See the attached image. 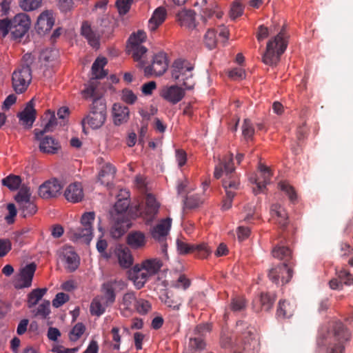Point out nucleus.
I'll return each instance as SVG.
<instances>
[{"label":"nucleus","instance_id":"obj_1","mask_svg":"<svg viewBox=\"0 0 353 353\" xmlns=\"http://www.w3.org/2000/svg\"><path fill=\"white\" fill-rule=\"evenodd\" d=\"M108 61L105 57H97L92 65V77L82 93L84 98H92L89 114L83 119L82 123H88L92 129H99L106 119V104L105 100L96 92L97 79L104 78L108 72L103 69Z\"/></svg>","mask_w":353,"mask_h":353},{"label":"nucleus","instance_id":"obj_2","mask_svg":"<svg viewBox=\"0 0 353 353\" xmlns=\"http://www.w3.org/2000/svg\"><path fill=\"white\" fill-rule=\"evenodd\" d=\"M225 173V177L223 180V187L225 190L232 192H236L240 188V181L238 174L235 172L232 155L228 159L221 161L215 167L214 176L219 179Z\"/></svg>","mask_w":353,"mask_h":353},{"label":"nucleus","instance_id":"obj_3","mask_svg":"<svg viewBox=\"0 0 353 353\" xmlns=\"http://www.w3.org/2000/svg\"><path fill=\"white\" fill-rule=\"evenodd\" d=\"M287 46L288 37L285 28L283 27L277 35L268 42L266 50L262 57L263 62L269 65H276Z\"/></svg>","mask_w":353,"mask_h":353},{"label":"nucleus","instance_id":"obj_4","mask_svg":"<svg viewBox=\"0 0 353 353\" xmlns=\"http://www.w3.org/2000/svg\"><path fill=\"white\" fill-rule=\"evenodd\" d=\"M350 337V332L344 325L340 321L335 322L329 333L326 353H344V343Z\"/></svg>","mask_w":353,"mask_h":353},{"label":"nucleus","instance_id":"obj_5","mask_svg":"<svg viewBox=\"0 0 353 353\" xmlns=\"http://www.w3.org/2000/svg\"><path fill=\"white\" fill-rule=\"evenodd\" d=\"M194 66L186 60H176L172 65V77L186 90H192L195 85Z\"/></svg>","mask_w":353,"mask_h":353},{"label":"nucleus","instance_id":"obj_6","mask_svg":"<svg viewBox=\"0 0 353 353\" xmlns=\"http://www.w3.org/2000/svg\"><path fill=\"white\" fill-rule=\"evenodd\" d=\"M94 219L95 213L94 212L83 213L81 218V225L70 229L72 238L75 240L82 239L86 243H89L92 239V224Z\"/></svg>","mask_w":353,"mask_h":353},{"label":"nucleus","instance_id":"obj_7","mask_svg":"<svg viewBox=\"0 0 353 353\" xmlns=\"http://www.w3.org/2000/svg\"><path fill=\"white\" fill-rule=\"evenodd\" d=\"M159 206L155 197L151 194H148L145 202L136 207L135 216L142 218L145 224H150L156 219Z\"/></svg>","mask_w":353,"mask_h":353},{"label":"nucleus","instance_id":"obj_8","mask_svg":"<svg viewBox=\"0 0 353 353\" xmlns=\"http://www.w3.org/2000/svg\"><path fill=\"white\" fill-rule=\"evenodd\" d=\"M32 80V72L28 63L21 65L12 77V88L17 93L25 92Z\"/></svg>","mask_w":353,"mask_h":353},{"label":"nucleus","instance_id":"obj_9","mask_svg":"<svg viewBox=\"0 0 353 353\" xmlns=\"http://www.w3.org/2000/svg\"><path fill=\"white\" fill-rule=\"evenodd\" d=\"M236 328L242 334L244 341V352H249L251 350H256V352H258L259 341L254 327L250 326L248 323L243 321H239L236 323Z\"/></svg>","mask_w":353,"mask_h":353},{"label":"nucleus","instance_id":"obj_10","mask_svg":"<svg viewBox=\"0 0 353 353\" xmlns=\"http://www.w3.org/2000/svg\"><path fill=\"white\" fill-rule=\"evenodd\" d=\"M294 265V262L279 263L269 270V279L276 284H278L279 281L283 284L288 283L293 276L292 268Z\"/></svg>","mask_w":353,"mask_h":353},{"label":"nucleus","instance_id":"obj_11","mask_svg":"<svg viewBox=\"0 0 353 353\" xmlns=\"http://www.w3.org/2000/svg\"><path fill=\"white\" fill-rule=\"evenodd\" d=\"M11 38L15 41H20L30 28V19L26 14L19 13L11 19Z\"/></svg>","mask_w":353,"mask_h":353},{"label":"nucleus","instance_id":"obj_12","mask_svg":"<svg viewBox=\"0 0 353 353\" xmlns=\"http://www.w3.org/2000/svg\"><path fill=\"white\" fill-rule=\"evenodd\" d=\"M60 260L64 263L65 268L69 272H74L80 264V259L71 246H63L58 252Z\"/></svg>","mask_w":353,"mask_h":353},{"label":"nucleus","instance_id":"obj_13","mask_svg":"<svg viewBox=\"0 0 353 353\" xmlns=\"http://www.w3.org/2000/svg\"><path fill=\"white\" fill-rule=\"evenodd\" d=\"M177 250L181 254L194 253L196 256L201 259H205L211 253V250L205 243L201 244H188L185 241L177 239Z\"/></svg>","mask_w":353,"mask_h":353},{"label":"nucleus","instance_id":"obj_14","mask_svg":"<svg viewBox=\"0 0 353 353\" xmlns=\"http://www.w3.org/2000/svg\"><path fill=\"white\" fill-rule=\"evenodd\" d=\"M168 67V61L166 54L160 52L154 56L152 65L145 68V73L147 74L161 76L167 70Z\"/></svg>","mask_w":353,"mask_h":353},{"label":"nucleus","instance_id":"obj_15","mask_svg":"<svg viewBox=\"0 0 353 353\" xmlns=\"http://www.w3.org/2000/svg\"><path fill=\"white\" fill-rule=\"evenodd\" d=\"M172 220L170 218L162 219L155 227L151 230V234L154 239L163 243L162 251L166 252L167 245L164 243L171 227Z\"/></svg>","mask_w":353,"mask_h":353},{"label":"nucleus","instance_id":"obj_16","mask_svg":"<svg viewBox=\"0 0 353 353\" xmlns=\"http://www.w3.org/2000/svg\"><path fill=\"white\" fill-rule=\"evenodd\" d=\"M36 269L37 265L34 263L27 264L21 268L19 274V279L15 288L22 289L30 287Z\"/></svg>","mask_w":353,"mask_h":353},{"label":"nucleus","instance_id":"obj_17","mask_svg":"<svg viewBox=\"0 0 353 353\" xmlns=\"http://www.w3.org/2000/svg\"><path fill=\"white\" fill-rule=\"evenodd\" d=\"M131 222L125 214L117 215L111 227L110 234L112 238L118 239L130 228Z\"/></svg>","mask_w":353,"mask_h":353},{"label":"nucleus","instance_id":"obj_18","mask_svg":"<svg viewBox=\"0 0 353 353\" xmlns=\"http://www.w3.org/2000/svg\"><path fill=\"white\" fill-rule=\"evenodd\" d=\"M55 19L51 10L42 12L37 19L35 29L40 34L49 32L54 24Z\"/></svg>","mask_w":353,"mask_h":353},{"label":"nucleus","instance_id":"obj_19","mask_svg":"<svg viewBox=\"0 0 353 353\" xmlns=\"http://www.w3.org/2000/svg\"><path fill=\"white\" fill-rule=\"evenodd\" d=\"M185 90L177 85L165 87L162 89L160 95L172 104H176L185 97Z\"/></svg>","mask_w":353,"mask_h":353},{"label":"nucleus","instance_id":"obj_20","mask_svg":"<svg viewBox=\"0 0 353 353\" xmlns=\"http://www.w3.org/2000/svg\"><path fill=\"white\" fill-rule=\"evenodd\" d=\"M148 239L145 234L139 230L130 232L126 237V243L129 247L135 250H143L147 244Z\"/></svg>","mask_w":353,"mask_h":353},{"label":"nucleus","instance_id":"obj_21","mask_svg":"<svg viewBox=\"0 0 353 353\" xmlns=\"http://www.w3.org/2000/svg\"><path fill=\"white\" fill-rule=\"evenodd\" d=\"M34 99H32L26 105L23 111L17 114V117L23 125L32 128L37 118V110L34 108Z\"/></svg>","mask_w":353,"mask_h":353},{"label":"nucleus","instance_id":"obj_22","mask_svg":"<svg viewBox=\"0 0 353 353\" xmlns=\"http://www.w3.org/2000/svg\"><path fill=\"white\" fill-rule=\"evenodd\" d=\"M62 186L57 179L48 181L40 185L39 194L43 199L56 197L60 194Z\"/></svg>","mask_w":353,"mask_h":353},{"label":"nucleus","instance_id":"obj_23","mask_svg":"<svg viewBox=\"0 0 353 353\" xmlns=\"http://www.w3.org/2000/svg\"><path fill=\"white\" fill-rule=\"evenodd\" d=\"M35 139L39 141V150L43 153L56 154L61 148L59 141L52 137L40 135Z\"/></svg>","mask_w":353,"mask_h":353},{"label":"nucleus","instance_id":"obj_24","mask_svg":"<svg viewBox=\"0 0 353 353\" xmlns=\"http://www.w3.org/2000/svg\"><path fill=\"white\" fill-rule=\"evenodd\" d=\"M259 170L261 174L262 181L259 178L254 179V183L256 185V188H253V192L255 195L263 192L266 187V185L270 182L272 177V172L270 168L263 164L259 165Z\"/></svg>","mask_w":353,"mask_h":353},{"label":"nucleus","instance_id":"obj_25","mask_svg":"<svg viewBox=\"0 0 353 353\" xmlns=\"http://www.w3.org/2000/svg\"><path fill=\"white\" fill-rule=\"evenodd\" d=\"M272 218L281 228L285 229L288 225V216L285 210L279 204L272 205L270 208Z\"/></svg>","mask_w":353,"mask_h":353},{"label":"nucleus","instance_id":"obj_26","mask_svg":"<svg viewBox=\"0 0 353 353\" xmlns=\"http://www.w3.org/2000/svg\"><path fill=\"white\" fill-rule=\"evenodd\" d=\"M117 283L116 280H110L103 283L101 285L102 295L99 296L104 301L106 302V305H112L116 299L115 293V285Z\"/></svg>","mask_w":353,"mask_h":353},{"label":"nucleus","instance_id":"obj_27","mask_svg":"<svg viewBox=\"0 0 353 353\" xmlns=\"http://www.w3.org/2000/svg\"><path fill=\"white\" fill-rule=\"evenodd\" d=\"M131 279L134 281V285L137 289L142 288L145 283L148 281L151 276L148 272L141 268L140 264H136L130 272Z\"/></svg>","mask_w":353,"mask_h":353},{"label":"nucleus","instance_id":"obj_28","mask_svg":"<svg viewBox=\"0 0 353 353\" xmlns=\"http://www.w3.org/2000/svg\"><path fill=\"white\" fill-rule=\"evenodd\" d=\"M195 12L192 10H183L178 12L176 17L181 26L188 30L196 28Z\"/></svg>","mask_w":353,"mask_h":353},{"label":"nucleus","instance_id":"obj_29","mask_svg":"<svg viewBox=\"0 0 353 353\" xmlns=\"http://www.w3.org/2000/svg\"><path fill=\"white\" fill-rule=\"evenodd\" d=\"M112 114L114 123L119 125L126 123L130 117V110L127 106L121 103H114L112 107Z\"/></svg>","mask_w":353,"mask_h":353},{"label":"nucleus","instance_id":"obj_30","mask_svg":"<svg viewBox=\"0 0 353 353\" xmlns=\"http://www.w3.org/2000/svg\"><path fill=\"white\" fill-rule=\"evenodd\" d=\"M81 34L92 47L97 48L99 46V32L94 30L87 21L83 22L81 26Z\"/></svg>","mask_w":353,"mask_h":353},{"label":"nucleus","instance_id":"obj_31","mask_svg":"<svg viewBox=\"0 0 353 353\" xmlns=\"http://www.w3.org/2000/svg\"><path fill=\"white\" fill-rule=\"evenodd\" d=\"M161 301L170 310L178 311L183 303L182 299L171 292H165L160 296Z\"/></svg>","mask_w":353,"mask_h":353},{"label":"nucleus","instance_id":"obj_32","mask_svg":"<svg viewBox=\"0 0 353 353\" xmlns=\"http://www.w3.org/2000/svg\"><path fill=\"white\" fill-rule=\"evenodd\" d=\"M274 301V296L268 293H261L260 296L254 301V310L256 312L261 310L269 311L272 308Z\"/></svg>","mask_w":353,"mask_h":353},{"label":"nucleus","instance_id":"obj_33","mask_svg":"<svg viewBox=\"0 0 353 353\" xmlns=\"http://www.w3.org/2000/svg\"><path fill=\"white\" fill-rule=\"evenodd\" d=\"M65 199L71 202L77 203L80 201L83 196V188L81 183H74L70 184L64 193Z\"/></svg>","mask_w":353,"mask_h":353},{"label":"nucleus","instance_id":"obj_34","mask_svg":"<svg viewBox=\"0 0 353 353\" xmlns=\"http://www.w3.org/2000/svg\"><path fill=\"white\" fill-rule=\"evenodd\" d=\"M163 266L162 261L159 258H150L143 260L140 263L141 268L143 269L151 276L157 274Z\"/></svg>","mask_w":353,"mask_h":353},{"label":"nucleus","instance_id":"obj_35","mask_svg":"<svg viewBox=\"0 0 353 353\" xmlns=\"http://www.w3.org/2000/svg\"><path fill=\"white\" fill-rule=\"evenodd\" d=\"M166 10L163 7L157 8L148 21V28L154 32L166 18Z\"/></svg>","mask_w":353,"mask_h":353},{"label":"nucleus","instance_id":"obj_36","mask_svg":"<svg viewBox=\"0 0 353 353\" xmlns=\"http://www.w3.org/2000/svg\"><path fill=\"white\" fill-rule=\"evenodd\" d=\"M119 263L122 268H128L133 263V257L128 248L119 246L116 249Z\"/></svg>","mask_w":353,"mask_h":353},{"label":"nucleus","instance_id":"obj_37","mask_svg":"<svg viewBox=\"0 0 353 353\" xmlns=\"http://www.w3.org/2000/svg\"><path fill=\"white\" fill-rule=\"evenodd\" d=\"M147 48L138 42H133L128 46V52L131 54L135 61H140L142 65V59L147 52Z\"/></svg>","mask_w":353,"mask_h":353},{"label":"nucleus","instance_id":"obj_38","mask_svg":"<svg viewBox=\"0 0 353 353\" xmlns=\"http://www.w3.org/2000/svg\"><path fill=\"white\" fill-rule=\"evenodd\" d=\"M137 301L135 294L132 292H129L123 294L121 303L123 315H127L125 312L130 314L134 310Z\"/></svg>","mask_w":353,"mask_h":353},{"label":"nucleus","instance_id":"obj_39","mask_svg":"<svg viewBox=\"0 0 353 353\" xmlns=\"http://www.w3.org/2000/svg\"><path fill=\"white\" fill-rule=\"evenodd\" d=\"M116 173L115 168L110 163H106L102 166L99 175V181L101 184H108L113 179Z\"/></svg>","mask_w":353,"mask_h":353},{"label":"nucleus","instance_id":"obj_40","mask_svg":"<svg viewBox=\"0 0 353 353\" xmlns=\"http://www.w3.org/2000/svg\"><path fill=\"white\" fill-rule=\"evenodd\" d=\"M272 256L285 263L294 262L292 256V251L285 246H276L272 251Z\"/></svg>","mask_w":353,"mask_h":353},{"label":"nucleus","instance_id":"obj_41","mask_svg":"<svg viewBox=\"0 0 353 353\" xmlns=\"http://www.w3.org/2000/svg\"><path fill=\"white\" fill-rule=\"evenodd\" d=\"M110 305H106V302L97 296L92 301L90 311L92 315L100 316L105 312L106 307Z\"/></svg>","mask_w":353,"mask_h":353},{"label":"nucleus","instance_id":"obj_42","mask_svg":"<svg viewBox=\"0 0 353 353\" xmlns=\"http://www.w3.org/2000/svg\"><path fill=\"white\" fill-rule=\"evenodd\" d=\"M46 117H49L48 122L45 124L43 130L34 129V133L35 138L39 137L40 135H44L46 132H52L57 125V118L54 112L48 110Z\"/></svg>","mask_w":353,"mask_h":353},{"label":"nucleus","instance_id":"obj_43","mask_svg":"<svg viewBox=\"0 0 353 353\" xmlns=\"http://www.w3.org/2000/svg\"><path fill=\"white\" fill-rule=\"evenodd\" d=\"M47 292V288H37L31 291L27 297L28 308L35 306Z\"/></svg>","mask_w":353,"mask_h":353},{"label":"nucleus","instance_id":"obj_44","mask_svg":"<svg viewBox=\"0 0 353 353\" xmlns=\"http://www.w3.org/2000/svg\"><path fill=\"white\" fill-rule=\"evenodd\" d=\"M294 312V307L286 301H280L276 310V316L279 318H290Z\"/></svg>","mask_w":353,"mask_h":353},{"label":"nucleus","instance_id":"obj_45","mask_svg":"<svg viewBox=\"0 0 353 353\" xmlns=\"http://www.w3.org/2000/svg\"><path fill=\"white\" fill-rule=\"evenodd\" d=\"M217 31L214 28H209L203 36V43L209 50L214 49L218 43Z\"/></svg>","mask_w":353,"mask_h":353},{"label":"nucleus","instance_id":"obj_46","mask_svg":"<svg viewBox=\"0 0 353 353\" xmlns=\"http://www.w3.org/2000/svg\"><path fill=\"white\" fill-rule=\"evenodd\" d=\"M32 312L35 317H40L42 319H47L50 314V301L46 300L43 301Z\"/></svg>","mask_w":353,"mask_h":353},{"label":"nucleus","instance_id":"obj_47","mask_svg":"<svg viewBox=\"0 0 353 353\" xmlns=\"http://www.w3.org/2000/svg\"><path fill=\"white\" fill-rule=\"evenodd\" d=\"M229 308L234 312H242L246 308V301L242 296L233 297L231 299Z\"/></svg>","mask_w":353,"mask_h":353},{"label":"nucleus","instance_id":"obj_48","mask_svg":"<svg viewBox=\"0 0 353 353\" xmlns=\"http://www.w3.org/2000/svg\"><path fill=\"white\" fill-rule=\"evenodd\" d=\"M254 134V128L249 119H245L242 125V135L247 141L252 140Z\"/></svg>","mask_w":353,"mask_h":353},{"label":"nucleus","instance_id":"obj_49","mask_svg":"<svg viewBox=\"0 0 353 353\" xmlns=\"http://www.w3.org/2000/svg\"><path fill=\"white\" fill-rule=\"evenodd\" d=\"M21 183L20 176L17 175H10L2 180L3 185L8 187L11 190H17Z\"/></svg>","mask_w":353,"mask_h":353},{"label":"nucleus","instance_id":"obj_50","mask_svg":"<svg viewBox=\"0 0 353 353\" xmlns=\"http://www.w3.org/2000/svg\"><path fill=\"white\" fill-rule=\"evenodd\" d=\"M85 330V327L82 323H77L69 333V339L75 342L80 339Z\"/></svg>","mask_w":353,"mask_h":353},{"label":"nucleus","instance_id":"obj_51","mask_svg":"<svg viewBox=\"0 0 353 353\" xmlns=\"http://www.w3.org/2000/svg\"><path fill=\"white\" fill-rule=\"evenodd\" d=\"M203 202V199L198 194L185 197L183 201L184 208L192 209L199 207Z\"/></svg>","mask_w":353,"mask_h":353},{"label":"nucleus","instance_id":"obj_52","mask_svg":"<svg viewBox=\"0 0 353 353\" xmlns=\"http://www.w3.org/2000/svg\"><path fill=\"white\" fill-rule=\"evenodd\" d=\"M19 210L21 211L23 216H32L37 212L35 204L30 200L27 201L23 204L19 205Z\"/></svg>","mask_w":353,"mask_h":353},{"label":"nucleus","instance_id":"obj_53","mask_svg":"<svg viewBox=\"0 0 353 353\" xmlns=\"http://www.w3.org/2000/svg\"><path fill=\"white\" fill-rule=\"evenodd\" d=\"M279 188L284 192L288 196L289 199L294 202L296 199V194L294 188L286 181H281L279 183Z\"/></svg>","mask_w":353,"mask_h":353},{"label":"nucleus","instance_id":"obj_54","mask_svg":"<svg viewBox=\"0 0 353 353\" xmlns=\"http://www.w3.org/2000/svg\"><path fill=\"white\" fill-rule=\"evenodd\" d=\"M41 4V0H19V6L24 11L37 9Z\"/></svg>","mask_w":353,"mask_h":353},{"label":"nucleus","instance_id":"obj_55","mask_svg":"<svg viewBox=\"0 0 353 353\" xmlns=\"http://www.w3.org/2000/svg\"><path fill=\"white\" fill-rule=\"evenodd\" d=\"M134 309L140 314H145L151 310V304L148 301L140 299L136 301Z\"/></svg>","mask_w":353,"mask_h":353},{"label":"nucleus","instance_id":"obj_56","mask_svg":"<svg viewBox=\"0 0 353 353\" xmlns=\"http://www.w3.org/2000/svg\"><path fill=\"white\" fill-rule=\"evenodd\" d=\"M11 19L8 17L0 19V37L5 38L8 33L11 34Z\"/></svg>","mask_w":353,"mask_h":353},{"label":"nucleus","instance_id":"obj_57","mask_svg":"<svg viewBox=\"0 0 353 353\" xmlns=\"http://www.w3.org/2000/svg\"><path fill=\"white\" fill-rule=\"evenodd\" d=\"M30 190L27 188H21L15 196V201L18 205L30 200Z\"/></svg>","mask_w":353,"mask_h":353},{"label":"nucleus","instance_id":"obj_58","mask_svg":"<svg viewBox=\"0 0 353 353\" xmlns=\"http://www.w3.org/2000/svg\"><path fill=\"white\" fill-rule=\"evenodd\" d=\"M57 57V51L52 49H46L40 54V59L46 63L54 61Z\"/></svg>","mask_w":353,"mask_h":353},{"label":"nucleus","instance_id":"obj_59","mask_svg":"<svg viewBox=\"0 0 353 353\" xmlns=\"http://www.w3.org/2000/svg\"><path fill=\"white\" fill-rule=\"evenodd\" d=\"M121 99L128 104H133L137 99V95L130 89H123L121 94Z\"/></svg>","mask_w":353,"mask_h":353},{"label":"nucleus","instance_id":"obj_60","mask_svg":"<svg viewBox=\"0 0 353 353\" xmlns=\"http://www.w3.org/2000/svg\"><path fill=\"white\" fill-rule=\"evenodd\" d=\"M130 202L128 199H119L114 204V210L117 212V215L124 214L123 213L128 210Z\"/></svg>","mask_w":353,"mask_h":353},{"label":"nucleus","instance_id":"obj_61","mask_svg":"<svg viewBox=\"0 0 353 353\" xmlns=\"http://www.w3.org/2000/svg\"><path fill=\"white\" fill-rule=\"evenodd\" d=\"M216 14L217 18H221L222 17V14L221 12H216L212 8H204L203 10V14L201 15V19L204 25H206L208 23V20L210 19L214 14Z\"/></svg>","mask_w":353,"mask_h":353},{"label":"nucleus","instance_id":"obj_62","mask_svg":"<svg viewBox=\"0 0 353 353\" xmlns=\"http://www.w3.org/2000/svg\"><path fill=\"white\" fill-rule=\"evenodd\" d=\"M132 0H117L116 6L120 14H125L130 10Z\"/></svg>","mask_w":353,"mask_h":353},{"label":"nucleus","instance_id":"obj_63","mask_svg":"<svg viewBox=\"0 0 353 353\" xmlns=\"http://www.w3.org/2000/svg\"><path fill=\"white\" fill-rule=\"evenodd\" d=\"M341 281H343L345 285H352L353 283V275L349 271L343 269L337 272Z\"/></svg>","mask_w":353,"mask_h":353},{"label":"nucleus","instance_id":"obj_64","mask_svg":"<svg viewBox=\"0 0 353 353\" xmlns=\"http://www.w3.org/2000/svg\"><path fill=\"white\" fill-rule=\"evenodd\" d=\"M228 76L232 80L239 81L245 77V72L241 68H235L229 72Z\"/></svg>","mask_w":353,"mask_h":353}]
</instances>
